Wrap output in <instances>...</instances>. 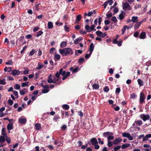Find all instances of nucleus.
Wrapping results in <instances>:
<instances>
[{"label":"nucleus","mask_w":151,"mask_h":151,"mask_svg":"<svg viewBox=\"0 0 151 151\" xmlns=\"http://www.w3.org/2000/svg\"><path fill=\"white\" fill-rule=\"evenodd\" d=\"M38 67L36 68L35 69L36 70H40L43 67L42 65H41L40 62H39L37 64Z\"/></svg>","instance_id":"nucleus-24"},{"label":"nucleus","mask_w":151,"mask_h":151,"mask_svg":"<svg viewBox=\"0 0 151 151\" xmlns=\"http://www.w3.org/2000/svg\"><path fill=\"white\" fill-rule=\"evenodd\" d=\"M28 92L27 90L24 88L22 90H19V93L21 95H24Z\"/></svg>","instance_id":"nucleus-9"},{"label":"nucleus","mask_w":151,"mask_h":151,"mask_svg":"<svg viewBox=\"0 0 151 151\" xmlns=\"http://www.w3.org/2000/svg\"><path fill=\"white\" fill-rule=\"evenodd\" d=\"M6 82L4 80H1L0 81V84L1 85H5Z\"/></svg>","instance_id":"nucleus-54"},{"label":"nucleus","mask_w":151,"mask_h":151,"mask_svg":"<svg viewBox=\"0 0 151 151\" xmlns=\"http://www.w3.org/2000/svg\"><path fill=\"white\" fill-rule=\"evenodd\" d=\"M59 53L63 56H68L73 54V52L70 48H65L62 50L59 49Z\"/></svg>","instance_id":"nucleus-1"},{"label":"nucleus","mask_w":151,"mask_h":151,"mask_svg":"<svg viewBox=\"0 0 151 151\" xmlns=\"http://www.w3.org/2000/svg\"><path fill=\"white\" fill-rule=\"evenodd\" d=\"M113 133L110 132H107L104 133L103 134V136L105 137H106L108 138V137L110 135H113Z\"/></svg>","instance_id":"nucleus-16"},{"label":"nucleus","mask_w":151,"mask_h":151,"mask_svg":"<svg viewBox=\"0 0 151 151\" xmlns=\"http://www.w3.org/2000/svg\"><path fill=\"white\" fill-rule=\"evenodd\" d=\"M59 73H60L63 76L66 75V74H67V72L65 71H63L62 69H60L59 71Z\"/></svg>","instance_id":"nucleus-26"},{"label":"nucleus","mask_w":151,"mask_h":151,"mask_svg":"<svg viewBox=\"0 0 151 151\" xmlns=\"http://www.w3.org/2000/svg\"><path fill=\"white\" fill-rule=\"evenodd\" d=\"M20 73V72L19 70H14L12 71V74L14 76H18Z\"/></svg>","instance_id":"nucleus-10"},{"label":"nucleus","mask_w":151,"mask_h":151,"mask_svg":"<svg viewBox=\"0 0 151 151\" xmlns=\"http://www.w3.org/2000/svg\"><path fill=\"white\" fill-rule=\"evenodd\" d=\"M53 27V25L52 22H49L47 24V28L49 29H51Z\"/></svg>","instance_id":"nucleus-19"},{"label":"nucleus","mask_w":151,"mask_h":151,"mask_svg":"<svg viewBox=\"0 0 151 151\" xmlns=\"http://www.w3.org/2000/svg\"><path fill=\"white\" fill-rule=\"evenodd\" d=\"M109 88L107 86H105L104 88V92H107L109 90Z\"/></svg>","instance_id":"nucleus-53"},{"label":"nucleus","mask_w":151,"mask_h":151,"mask_svg":"<svg viewBox=\"0 0 151 151\" xmlns=\"http://www.w3.org/2000/svg\"><path fill=\"white\" fill-rule=\"evenodd\" d=\"M7 137V136L4 135H1L0 137V142H4L5 141L6 138Z\"/></svg>","instance_id":"nucleus-18"},{"label":"nucleus","mask_w":151,"mask_h":151,"mask_svg":"<svg viewBox=\"0 0 151 151\" xmlns=\"http://www.w3.org/2000/svg\"><path fill=\"white\" fill-rule=\"evenodd\" d=\"M91 142L92 144L93 145L97 144L98 143L97 139L95 138H92L91 140Z\"/></svg>","instance_id":"nucleus-11"},{"label":"nucleus","mask_w":151,"mask_h":151,"mask_svg":"<svg viewBox=\"0 0 151 151\" xmlns=\"http://www.w3.org/2000/svg\"><path fill=\"white\" fill-rule=\"evenodd\" d=\"M143 20L140 22L136 23L134 26V27L135 29H137L138 28L141 24V23L142 22Z\"/></svg>","instance_id":"nucleus-13"},{"label":"nucleus","mask_w":151,"mask_h":151,"mask_svg":"<svg viewBox=\"0 0 151 151\" xmlns=\"http://www.w3.org/2000/svg\"><path fill=\"white\" fill-rule=\"evenodd\" d=\"M121 148V146H119L116 147H115L114 149L115 151H116L119 149Z\"/></svg>","instance_id":"nucleus-57"},{"label":"nucleus","mask_w":151,"mask_h":151,"mask_svg":"<svg viewBox=\"0 0 151 151\" xmlns=\"http://www.w3.org/2000/svg\"><path fill=\"white\" fill-rule=\"evenodd\" d=\"M1 134L2 135L7 136L5 132V129L4 128H2V129Z\"/></svg>","instance_id":"nucleus-35"},{"label":"nucleus","mask_w":151,"mask_h":151,"mask_svg":"<svg viewBox=\"0 0 151 151\" xmlns=\"http://www.w3.org/2000/svg\"><path fill=\"white\" fill-rule=\"evenodd\" d=\"M92 87L93 88L95 89H97L99 88V86L98 84L94 83Z\"/></svg>","instance_id":"nucleus-31"},{"label":"nucleus","mask_w":151,"mask_h":151,"mask_svg":"<svg viewBox=\"0 0 151 151\" xmlns=\"http://www.w3.org/2000/svg\"><path fill=\"white\" fill-rule=\"evenodd\" d=\"M125 14V13L124 12H122V13L119 15L118 18L120 20L123 19L124 17Z\"/></svg>","instance_id":"nucleus-15"},{"label":"nucleus","mask_w":151,"mask_h":151,"mask_svg":"<svg viewBox=\"0 0 151 151\" xmlns=\"http://www.w3.org/2000/svg\"><path fill=\"white\" fill-rule=\"evenodd\" d=\"M47 82L49 83H53V80L52 79L50 78H48L47 80Z\"/></svg>","instance_id":"nucleus-52"},{"label":"nucleus","mask_w":151,"mask_h":151,"mask_svg":"<svg viewBox=\"0 0 151 151\" xmlns=\"http://www.w3.org/2000/svg\"><path fill=\"white\" fill-rule=\"evenodd\" d=\"M137 81L140 86H142L143 85V82L141 80L139 79L137 80Z\"/></svg>","instance_id":"nucleus-25"},{"label":"nucleus","mask_w":151,"mask_h":151,"mask_svg":"<svg viewBox=\"0 0 151 151\" xmlns=\"http://www.w3.org/2000/svg\"><path fill=\"white\" fill-rule=\"evenodd\" d=\"M94 45H93V43H91L90 45L89 49V50L90 51V54H92V52L94 49Z\"/></svg>","instance_id":"nucleus-17"},{"label":"nucleus","mask_w":151,"mask_h":151,"mask_svg":"<svg viewBox=\"0 0 151 151\" xmlns=\"http://www.w3.org/2000/svg\"><path fill=\"white\" fill-rule=\"evenodd\" d=\"M88 144H86L85 145L82 146L81 148L82 149H85L88 147Z\"/></svg>","instance_id":"nucleus-64"},{"label":"nucleus","mask_w":151,"mask_h":151,"mask_svg":"<svg viewBox=\"0 0 151 151\" xmlns=\"http://www.w3.org/2000/svg\"><path fill=\"white\" fill-rule=\"evenodd\" d=\"M62 108L64 109L68 110L69 108V106L68 105L65 104L62 105Z\"/></svg>","instance_id":"nucleus-29"},{"label":"nucleus","mask_w":151,"mask_h":151,"mask_svg":"<svg viewBox=\"0 0 151 151\" xmlns=\"http://www.w3.org/2000/svg\"><path fill=\"white\" fill-rule=\"evenodd\" d=\"M120 91V88H117L116 90V94H119Z\"/></svg>","instance_id":"nucleus-46"},{"label":"nucleus","mask_w":151,"mask_h":151,"mask_svg":"<svg viewBox=\"0 0 151 151\" xmlns=\"http://www.w3.org/2000/svg\"><path fill=\"white\" fill-rule=\"evenodd\" d=\"M55 57L57 60H59L60 58V56L59 54H57L55 55Z\"/></svg>","instance_id":"nucleus-48"},{"label":"nucleus","mask_w":151,"mask_h":151,"mask_svg":"<svg viewBox=\"0 0 151 151\" xmlns=\"http://www.w3.org/2000/svg\"><path fill=\"white\" fill-rule=\"evenodd\" d=\"M12 70V68L10 67H6L4 68V70L6 72H9Z\"/></svg>","instance_id":"nucleus-30"},{"label":"nucleus","mask_w":151,"mask_h":151,"mask_svg":"<svg viewBox=\"0 0 151 151\" xmlns=\"http://www.w3.org/2000/svg\"><path fill=\"white\" fill-rule=\"evenodd\" d=\"M64 28L65 31L68 32L69 31V27L67 25H65L64 27Z\"/></svg>","instance_id":"nucleus-42"},{"label":"nucleus","mask_w":151,"mask_h":151,"mask_svg":"<svg viewBox=\"0 0 151 151\" xmlns=\"http://www.w3.org/2000/svg\"><path fill=\"white\" fill-rule=\"evenodd\" d=\"M106 15L107 18H110L112 17V14L111 13H107Z\"/></svg>","instance_id":"nucleus-43"},{"label":"nucleus","mask_w":151,"mask_h":151,"mask_svg":"<svg viewBox=\"0 0 151 151\" xmlns=\"http://www.w3.org/2000/svg\"><path fill=\"white\" fill-rule=\"evenodd\" d=\"M123 8L124 10H130L131 9V6L128 3H125L123 4Z\"/></svg>","instance_id":"nucleus-4"},{"label":"nucleus","mask_w":151,"mask_h":151,"mask_svg":"<svg viewBox=\"0 0 151 151\" xmlns=\"http://www.w3.org/2000/svg\"><path fill=\"white\" fill-rule=\"evenodd\" d=\"M106 1L108 4H109L110 6L111 5L113 2L112 0H108V1Z\"/></svg>","instance_id":"nucleus-49"},{"label":"nucleus","mask_w":151,"mask_h":151,"mask_svg":"<svg viewBox=\"0 0 151 151\" xmlns=\"http://www.w3.org/2000/svg\"><path fill=\"white\" fill-rule=\"evenodd\" d=\"M96 34L98 36L101 37H105L106 35V34H103V33L99 31L96 32Z\"/></svg>","instance_id":"nucleus-14"},{"label":"nucleus","mask_w":151,"mask_h":151,"mask_svg":"<svg viewBox=\"0 0 151 151\" xmlns=\"http://www.w3.org/2000/svg\"><path fill=\"white\" fill-rule=\"evenodd\" d=\"M19 121L20 123H25L26 122V119L25 118H21L19 119Z\"/></svg>","instance_id":"nucleus-21"},{"label":"nucleus","mask_w":151,"mask_h":151,"mask_svg":"<svg viewBox=\"0 0 151 151\" xmlns=\"http://www.w3.org/2000/svg\"><path fill=\"white\" fill-rule=\"evenodd\" d=\"M145 99V96L143 92H141L140 95L139 102L140 103H142L144 101Z\"/></svg>","instance_id":"nucleus-5"},{"label":"nucleus","mask_w":151,"mask_h":151,"mask_svg":"<svg viewBox=\"0 0 151 151\" xmlns=\"http://www.w3.org/2000/svg\"><path fill=\"white\" fill-rule=\"evenodd\" d=\"M29 83L28 82H26L24 83H22V87H24L25 86H28Z\"/></svg>","instance_id":"nucleus-33"},{"label":"nucleus","mask_w":151,"mask_h":151,"mask_svg":"<svg viewBox=\"0 0 151 151\" xmlns=\"http://www.w3.org/2000/svg\"><path fill=\"white\" fill-rule=\"evenodd\" d=\"M95 26L94 25H92L90 27L88 24H86L85 28L87 32H91L93 30L94 31L96 30V29H94Z\"/></svg>","instance_id":"nucleus-2"},{"label":"nucleus","mask_w":151,"mask_h":151,"mask_svg":"<svg viewBox=\"0 0 151 151\" xmlns=\"http://www.w3.org/2000/svg\"><path fill=\"white\" fill-rule=\"evenodd\" d=\"M111 135H110L108 137V140H112L114 139V137L113 136H111Z\"/></svg>","instance_id":"nucleus-44"},{"label":"nucleus","mask_w":151,"mask_h":151,"mask_svg":"<svg viewBox=\"0 0 151 151\" xmlns=\"http://www.w3.org/2000/svg\"><path fill=\"white\" fill-rule=\"evenodd\" d=\"M13 64V62L12 60H9L8 62H6V65H12Z\"/></svg>","instance_id":"nucleus-59"},{"label":"nucleus","mask_w":151,"mask_h":151,"mask_svg":"<svg viewBox=\"0 0 151 151\" xmlns=\"http://www.w3.org/2000/svg\"><path fill=\"white\" fill-rule=\"evenodd\" d=\"M77 51L78 52V53H80V54H81L82 52V51L81 50H76L75 51V55L77 56L78 55V54L76 53Z\"/></svg>","instance_id":"nucleus-45"},{"label":"nucleus","mask_w":151,"mask_h":151,"mask_svg":"<svg viewBox=\"0 0 151 151\" xmlns=\"http://www.w3.org/2000/svg\"><path fill=\"white\" fill-rule=\"evenodd\" d=\"M140 118L142 119L144 121L148 120L150 119V116L149 115L142 114L140 115Z\"/></svg>","instance_id":"nucleus-3"},{"label":"nucleus","mask_w":151,"mask_h":151,"mask_svg":"<svg viewBox=\"0 0 151 151\" xmlns=\"http://www.w3.org/2000/svg\"><path fill=\"white\" fill-rule=\"evenodd\" d=\"M6 140L7 142L8 143V144H10L11 142V140L10 139L9 137H7L6 138Z\"/></svg>","instance_id":"nucleus-55"},{"label":"nucleus","mask_w":151,"mask_h":151,"mask_svg":"<svg viewBox=\"0 0 151 151\" xmlns=\"http://www.w3.org/2000/svg\"><path fill=\"white\" fill-rule=\"evenodd\" d=\"M130 145V144H123L122 145V149H125L129 147Z\"/></svg>","instance_id":"nucleus-28"},{"label":"nucleus","mask_w":151,"mask_h":151,"mask_svg":"<svg viewBox=\"0 0 151 151\" xmlns=\"http://www.w3.org/2000/svg\"><path fill=\"white\" fill-rule=\"evenodd\" d=\"M138 17H133L132 18V22L135 23L138 21Z\"/></svg>","instance_id":"nucleus-22"},{"label":"nucleus","mask_w":151,"mask_h":151,"mask_svg":"<svg viewBox=\"0 0 151 151\" xmlns=\"http://www.w3.org/2000/svg\"><path fill=\"white\" fill-rule=\"evenodd\" d=\"M126 29H129V27L127 26H124V28L122 29V31L125 32Z\"/></svg>","instance_id":"nucleus-56"},{"label":"nucleus","mask_w":151,"mask_h":151,"mask_svg":"<svg viewBox=\"0 0 151 151\" xmlns=\"http://www.w3.org/2000/svg\"><path fill=\"white\" fill-rule=\"evenodd\" d=\"M129 134H130L128 133L124 132L122 134V136L124 137L127 138Z\"/></svg>","instance_id":"nucleus-37"},{"label":"nucleus","mask_w":151,"mask_h":151,"mask_svg":"<svg viewBox=\"0 0 151 151\" xmlns=\"http://www.w3.org/2000/svg\"><path fill=\"white\" fill-rule=\"evenodd\" d=\"M44 89L42 90V92L43 93H46L49 91V86L48 85H45L43 87Z\"/></svg>","instance_id":"nucleus-6"},{"label":"nucleus","mask_w":151,"mask_h":151,"mask_svg":"<svg viewBox=\"0 0 151 151\" xmlns=\"http://www.w3.org/2000/svg\"><path fill=\"white\" fill-rule=\"evenodd\" d=\"M35 50L33 49L30 52L29 55L31 56L33 55L35 53Z\"/></svg>","instance_id":"nucleus-50"},{"label":"nucleus","mask_w":151,"mask_h":151,"mask_svg":"<svg viewBox=\"0 0 151 151\" xmlns=\"http://www.w3.org/2000/svg\"><path fill=\"white\" fill-rule=\"evenodd\" d=\"M111 20L114 23L117 22V19L116 17L115 16L113 17L111 19Z\"/></svg>","instance_id":"nucleus-41"},{"label":"nucleus","mask_w":151,"mask_h":151,"mask_svg":"<svg viewBox=\"0 0 151 151\" xmlns=\"http://www.w3.org/2000/svg\"><path fill=\"white\" fill-rule=\"evenodd\" d=\"M81 19V16L80 15H78L76 17V19L77 21H79Z\"/></svg>","instance_id":"nucleus-51"},{"label":"nucleus","mask_w":151,"mask_h":151,"mask_svg":"<svg viewBox=\"0 0 151 151\" xmlns=\"http://www.w3.org/2000/svg\"><path fill=\"white\" fill-rule=\"evenodd\" d=\"M29 71L28 69H25L24 70L23 73L24 75L27 74L29 73Z\"/></svg>","instance_id":"nucleus-47"},{"label":"nucleus","mask_w":151,"mask_h":151,"mask_svg":"<svg viewBox=\"0 0 151 151\" xmlns=\"http://www.w3.org/2000/svg\"><path fill=\"white\" fill-rule=\"evenodd\" d=\"M113 142L108 140V145L109 147H110L113 145Z\"/></svg>","instance_id":"nucleus-38"},{"label":"nucleus","mask_w":151,"mask_h":151,"mask_svg":"<svg viewBox=\"0 0 151 151\" xmlns=\"http://www.w3.org/2000/svg\"><path fill=\"white\" fill-rule=\"evenodd\" d=\"M70 72H67V74H66V75L63 76V77L62 78V79L63 80H65L66 78L68 76H69L70 75Z\"/></svg>","instance_id":"nucleus-32"},{"label":"nucleus","mask_w":151,"mask_h":151,"mask_svg":"<svg viewBox=\"0 0 151 151\" xmlns=\"http://www.w3.org/2000/svg\"><path fill=\"white\" fill-rule=\"evenodd\" d=\"M78 115L80 116L81 117H82L83 116V113L81 111L78 112Z\"/></svg>","instance_id":"nucleus-63"},{"label":"nucleus","mask_w":151,"mask_h":151,"mask_svg":"<svg viewBox=\"0 0 151 151\" xmlns=\"http://www.w3.org/2000/svg\"><path fill=\"white\" fill-rule=\"evenodd\" d=\"M43 33V32L42 31H41L38 32L37 33V34L36 35V37H39Z\"/></svg>","instance_id":"nucleus-40"},{"label":"nucleus","mask_w":151,"mask_h":151,"mask_svg":"<svg viewBox=\"0 0 151 151\" xmlns=\"http://www.w3.org/2000/svg\"><path fill=\"white\" fill-rule=\"evenodd\" d=\"M8 103L10 105H12L13 103V101L11 99H9L8 100Z\"/></svg>","instance_id":"nucleus-58"},{"label":"nucleus","mask_w":151,"mask_h":151,"mask_svg":"<svg viewBox=\"0 0 151 151\" xmlns=\"http://www.w3.org/2000/svg\"><path fill=\"white\" fill-rule=\"evenodd\" d=\"M35 128L37 130H39L41 128L40 124L38 123H37L35 125Z\"/></svg>","instance_id":"nucleus-34"},{"label":"nucleus","mask_w":151,"mask_h":151,"mask_svg":"<svg viewBox=\"0 0 151 151\" xmlns=\"http://www.w3.org/2000/svg\"><path fill=\"white\" fill-rule=\"evenodd\" d=\"M25 37L27 39H31L32 37V36L31 35H28L25 36Z\"/></svg>","instance_id":"nucleus-60"},{"label":"nucleus","mask_w":151,"mask_h":151,"mask_svg":"<svg viewBox=\"0 0 151 151\" xmlns=\"http://www.w3.org/2000/svg\"><path fill=\"white\" fill-rule=\"evenodd\" d=\"M146 36V33L145 32H142L140 36L139 37L141 39H144Z\"/></svg>","instance_id":"nucleus-23"},{"label":"nucleus","mask_w":151,"mask_h":151,"mask_svg":"<svg viewBox=\"0 0 151 151\" xmlns=\"http://www.w3.org/2000/svg\"><path fill=\"white\" fill-rule=\"evenodd\" d=\"M82 38L81 37H80L76 39L74 41V43L75 44H78L81 40Z\"/></svg>","instance_id":"nucleus-20"},{"label":"nucleus","mask_w":151,"mask_h":151,"mask_svg":"<svg viewBox=\"0 0 151 151\" xmlns=\"http://www.w3.org/2000/svg\"><path fill=\"white\" fill-rule=\"evenodd\" d=\"M122 40H120L117 42V45L119 46H120L122 45Z\"/></svg>","instance_id":"nucleus-61"},{"label":"nucleus","mask_w":151,"mask_h":151,"mask_svg":"<svg viewBox=\"0 0 151 151\" xmlns=\"http://www.w3.org/2000/svg\"><path fill=\"white\" fill-rule=\"evenodd\" d=\"M142 122L141 120H137L135 121L134 123L133 124L132 126L134 127L135 125H141L142 124Z\"/></svg>","instance_id":"nucleus-12"},{"label":"nucleus","mask_w":151,"mask_h":151,"mask_svg":"<svg viewBox=\"0 0 151 151\" xmlns=\"http://www.w3.org/2000/svg\"><path fill=\"white\" fill-rule=\"evenodd\" d=\"M67 43L66 42L63 41L62 42L60 45V46L62 47H64L66 46Z\"/></svg>","instance_id":"nucleus-36"},{"label":"nucleus","mask_w":151,"mask_h":151,"mask_svg":"<svg viewBox=\"0 0 151 151\" xmlns=\"http://www.w3.org/2000/svg\"><path fill=\"white\" fill-rule=\"evenodd\" d=\"M102 18L100 17H99V21H98V23L99 25H100L101 24V22L102 21Z\"/></svg>","instance_id":"nucleus-62"},{"label":"nucleus","mask_w":151,"mask_h":151,"mask_svg":"<svg viewBox=\"0 0 151 151\" xmlns=\"http://www.w3.org/2000/svg\"><path fill=\"white\" fill-rule=\"evenodd\" d=\"M122 139L120 137H118L115 139L113 141V143L114 144H117L122 142Z\"/></svg>","instance_id":"nucleus-8"},{"label":"nucleus","mask_w":151,"mask_h":151,"mask_svg":"<svg viewBox=\"0 0 151 151\" xmlns=\"http://www.w3.org/2000/svg\"><path fill=\"white\" fill-rule=\"evenodd\" d=\"M14 88L16 90L19 89L20 88V86L19 84H16L14 86Z\"/></svg>","instance_id":"nucleus-39"},{"label":"nucleus","mask_w":151,"mask_h":151,"mask_svg":"<svg viewBox=\"0 0 151 151\" xmlns=\"http://www.w3.org/2000/svg\"><path fill=\"white\" fill-rule=\"evenodd\" d=\"M7 128L8 130H10L13 129V124H9L7 125Z\"/></svg>","instance_id":"nucleus-27"},{"label":"nucleus","mask_w":151,"mask_h":151,"mask_svg":"<svg viewBox=\"0 0 151 151\" xmlns=\"http://www.w3.org/2000/svg\"><path fill=\"white\" fill-rule=\"evenodd\" d=\"M61 79L60 78H53V83L57 85L60 84L61 83Z\"/></svg>","instance_id":"nucleus-7"}]
</instances>
